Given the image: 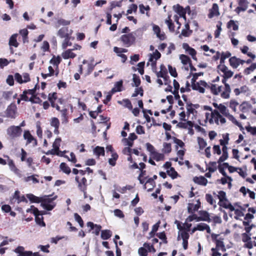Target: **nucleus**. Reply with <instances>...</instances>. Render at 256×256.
Here are the masks:
<instances>
[{
    "label": "nucleus",
    "instance_id": "de8ad7c7",
    "mask_svg": "<svg viewBox=\"0 0 256 256\" xmlns=\"http://www.w3.org/2000/svg\"><path fill=\"white\" fill-rule=\"evenodd\" d=\"M132 80L134 82V85H132L133 86L138 87L140 86L141 81L138 76L135 74H133Z\"/></svg>",
    "mask_w": 256,
    "mask_h": 256
},
{
    "label": "nucleus",
    "instance_id": "69168bd1",
    "mask_svg": "<svg viewBox=\"0 0 256 256\" xmlns=\"http://www.w3.org/2000/svg\"><path fill=\"white\" fill-rule=\"evenodd\" d=\"M218 193V194L217 195V196L219 199V202H220V203L222 201L226 200V194L224 191L220 190Z\"/></svg>",
    "mask_w": 256,
    "mask_h": 256
},
{
    "label": "nucleus",
    "instance_id": "412c9836",
    "mask_svg": "<svg viewBox=\"0 0 256 256\" xmlns=\"http://www.w3.org/2000/svg\"><path fill=\"white\" fill-rule=\"evenodd\" d=\"M218 204L220 206L224 208H225L229 209L231 212H232L233 210H234V208L232 206V205L228 202V199L226 198V200L219 202H218Z\"/></svg>",
    "mask_w": 256,
    "mask_h": 256
},
{
    "label": "nucleus",
    "instance_id": "37998d69",
    "mask_svg": "<svg viewBox=\"0 0 256 256\" xmlns=\"http://www.w3.org/2000/svg\"><path fill=\"white\" fill-rule=\"evenodd\" d=\"M10 170L14 173L17 174L18 172V169L16 167L15 164L12 160L9 159L8 163Z\"/></svg>",
    "mask_w": 256,
    "mask_h": 256
},
{
    "label": "nucleus",
    "instance_id": "7ed1b4c3",
    "mask_svg": "<svg viewBox=\"0 0 256 256\" xmlns=\"http://www.w3.org/2000/svg\"><path fill=\"white\" fill-rule=\"evenodd\" d=\"M120 40L124 45L128 47L134 42L136 38L132 33H129L122 35Z\"/></svg>",
    "mask_w": 256,
    "mask_h": 256
},
{
    "label": "nucleus",
    "instance_id": "f03ea898",
    "mask_svg": "<svg viewBox=\"0 0 256 256\" xmlns=\"http://www.w3.org/2000/svg\"><path fill=\"white\" fill-rule=\"evenodd\" d=\"M26 212H30L34 214L35 216L36 222L37 224L42 226H46V224L44 221V217L43 216H40V214H38L40 212L38 208L34 207V206H32L30 209L28 210Z\"/></svg>",
    "mask_w": 256,
    "mask_h": 256
},
{
    "label": "nucleus",
    "instance_id": "a18cd8bd",
    "mask_svg": "<svg viewBox=\"0 0 256 256\" xmlns=\"http://www.w3.org/2000/svg\"><path fill=\"white\" fill-rule=\"evenodd\" d=\"M175 10L180 16H184L186 15V12L185 10L180 4L176 5Z\"/></svg>",
    "mask_w": 256,
    "mask_h": 256
},
{
    "label": "nucleus",
    "instance_id": "aec40b11",
    "mask_svg": "<svg viewBox=\"0 0 256 256\" xmlns=\"http://www.w3.org/2000/svg\"><path fill=\"white\" fill-rule=\"evenodd\" d=\"M200 206V202L199 200H198V204H189L188 208V212L190 214H193L196 211H197Z\"/></svg>",
    "mask_w": 256,
    "mask_h": 256
},
{
    "label": "nucleus",
    "instance_id": "7c9ffc66",
    "mask_svg": "<svg viewBox=\"0 0 256 256\" xmlns=\"http://www.w3.org/2000/svg\"><path fill=\"white\" fill-rule=\"evenodd\" d=\"M62 59L60 56H53L52 58L50 60V62L54 66H56V68L58 69V65L60 63Z\"/></svg>",
    "mask_w": 256,
    "mask_h": 256
},
{
    "label": "nucleus",
    "instance_id": "39448f33",
    "mask_svg": "<svg viewBox=\"0 0 256 256\" xmlns=\"http://www.w3.org/2000/svg\"><path fill=\"white\" fill-rule=\"evenodd\" d=\"M206 86H208V84L203 80H200L198 82H194L192 83V90H198L202 94L205 92L204 88H206Z\"/></svg>",
    "mask_w": 256,
    "mask_h": 256
},
{
    "label": "nucleus",
    "instance_id": "a19ab883",
    "mask_svg": "<svg viewBox=\"0 0 256 256\" xmlns=\"http://www.w3.org/2000/svg\"><path fill=\"white\" fill-rule=\"evenodd\" d=\"M36 176L38 177V174H33V175L30 176L25 177L24 180V181L26 182H30V180H32V182L34 184H38V183L39 182V180Z\"/></svg>",
    "mask_w": 256,
    "mask_h": 256
},
{
    "label": "nucleus",
    "instance_id": "864d4df0",
    "mask_svg": "<svg viewBox=\"0 0 256 256\" xmlns=\"http://www.w3.org/2000/svg\"><path fill=\"white\" fill-rule=\"evenodd\" d=\"M146 184H150L152 186V188H150L148 190V192L152 191L153 190V188H154V187L156 186V182H154V179L152 178H148V180L146 181V182L145 183V184L144 185V188H146Z\"/></svg>",
    "mask_w": 256,
    "mask_h": 256
},
{
    "label": "nucleus",
    "instance_id": "ea45409f",
    "mask_svg": "<svg viewBox=\"0 0 256 256\" xmlns=\"http://www.w3.org/2000/svg\"><path fill=\"white\" fill-rule=\"evenodd\" d=\"M206 200L208 204L213 206L214 208L216 206V202L214 200L210 194H206Z\"/></svg>",
    "mask_w": 256,
    "mask_h": 256
},
{
    "label": "nucleus",
    "instance_id": "5701e85b",
    "mask_svg": "<svg viewBox=\"0 0 256 256\" xmlns=\"http://www.w3.org/2000/svg\"><path fill=\"white\" fill-rule=\"evenodd\" d=\"M122 84L123 82L122 80L116 82L114 87L112 90V92L114 94L116 92H122Z\"/></svg>",
    "mask_w": 256,
    "mask_h": 256
},
{
    "label": "nucleus",
    "instance_id": "423d86ee",
    "mask_svg": "<svg viewBox=\"0 0 256 256\" xmlns=\"http://www.w3.org/2000/svg\"><path fill=\"white\" fill-rule=\"evenodd\" d=\"M61 141L62 139L60 138H56L52 144V149L48 150L46 152V154L47 155H59V149Z\"/></svg>",
    "mask_w": 256,
    "mask_h": 256
},
{
    "label": "nucleus",
    "instance_id": "4d7b16f0",
    "mask_svg": "<svg viewBox=\"0 0 256 256\" xmlns=\"http://www.w3.org/2000/svg\"><path fill=\"white\" fill-rule=\"evenodd\" d=\"M222 24V22L220 21H219L216 24V30L214 32V37L215 38H218L220 35V33L222 31L221 26Z\"/></svg>",
    "mask_w": 256,
    "mask_h": 256
},
{
    "label": "nucleus",
    "instance_id": "79ce46f5",
    "mask_svg": "<svg viewBox=\"0 0 256 256\" xmlns=\"http://www.w3.org/2000/svg\"><path fill=\"white\" fill-rule=\"evenodd\" d=\"M20 34L22 37L23 42L24 43L28 42V32L26 28H24L20 30Z\"/></svg>",
    "mask_w": 256,
    "mask_h": 256
},
{
    "label": "nucleus",
    "instance_id": "0e129e2a",
    "mask_svg": "<svg viewBox=\"0 0 256 256\" xmlns=\"http://www.w3.org/2000/svg\"><path fill=\"white\" fill-rule=\"evenodd\" d=\"M13 94L12 90L3 92L2 97L6 100H8L10 98Z\"/></svg>",
    "mask_w": 256,
    "mask_h": 256
},
{
    "label": "nucleus",
    "instance_id": "f8f14e48",
    "mask_svg": "<svg viewBox=\"0 0 256 256\" xmlns=\"http://www.w3.org/2000/svg\"><path fill=\"white\" fill-rule=\"evenodd\" d=\"M180 236L182 240L183 248L184 250H186L188 248V240L190 238V234L186 232H182L178 233V240H179Z\"/></svg>",
    "mask_w": 256,
    "mask_h": 256
},
{
    "label": "nucleus",
    "instance_id": "5fc2aeb1",
    "mask_svg": "<svg viewBox=\"0 0 256 256\" xmlns=\"http://www.w3.org/2000/svg\"><path fill=\"white\" fill-rule=\"evenodd\" d=\"M163 152L166 154H168L172 151L171 144L170 143L164 142L163 144Z\"/></svg>",
    "mask_w": 256,
    "mask_h": 256
},
{
    "label": "nucleus",
    "instance_id": "6e6552de",
    "mask_svg": "<svg viewBox=\"0 0 256 256\" xmlns=\"http://www.w3.org/2000/svg\"><path fill=\"white\" fill-rule=\"evenodd\" d=\"M228 78H226L225 77H223L222 79V82L224 85V90L220 94V96L222 98H228L230 97V92L231 90L230 85L226 83V80Z\"/></svg>",
    "mask_w": 256,
    "mask_h": 256
},
{
    "label": "nucleus",
    "instance_id": "9d476101",
    "mask_svg": "<svg viewBox=\"0 0 256 256\" xmlns=\"http://www.w3.org/2000/svg\"><path fill=\"white\" fill-rule=\"evenodd\" d=\"M24 138L26 140V144L32 143L33 146L38 145L37 140L31 134L29 130H24Z\"/></svg>",
    "mask_w": 256,
    "mask_h": 256
},
{
    "label": "nucleus",
    "instance_id": "09e8293b",
    "mask_svg": "<svg viewBox=\"0 0 256 256\" xmlns=\"http://www.w3.org/2000/svg\"><path fill=\"white\" fill-rule=\"evenodd\" d=\"M204 74L203 72H200L198 73H190V75L188 76V78L190 75L192 76V78L191 80V83H193L194 82H196V80L198 78V76H202Z\"/></svg>",
    "mask_w": 256,
    "mask_h": 256
},
{
    "label": "nucleus",
    "instance_id": "3c124183",
    "mask_svg": "<svg viewBox=\"0 0 256 256\" xmlns=\"http://www.w3.org/2000/svg\"><path fill=\"white\" fill-rule=\"evenodd\" d=\"M198 142L200 150H203L207 144L206 142L202 138L198 137Z\"/></svg>",
    "mask_w": 256,
    "mask_h": 256
},
{
    "label": "nucleus",
    "instance_id": "c9c22d12",
    "mask_svg": "<svg viewBox=\"0 0 256 256\" xmlns=\"http://www.w3.org/2000/svg\"><path fill=\"white\" fill-rule=\"evenodd\" d=\"M180 60L182 64L184 65H186L187 64H190L192 62V60L190 57L184 54L180 56Z\"/></svg>",
    "mask_w": 256,
    "mask_h": 256
},
{
    "label": "nucleus",
    "instance_id": "f257e3e1",
    "mask_svg": "<svg viewBox=\"0 0 256 256\" xmlns=\"http://www.w3.org/2000/svg\"><path fill=\"white\" fill-rule=\"evenodd\" d=\"M22 130L20 126H11L6 130V133L8 138L11 140H14L22 135Z\"/></svg>",
    "mask_w": 256,
    "mask_h": 256
},
{
    "label": "nucleus",
    "instance_id": "bb28decb",
    "mask_svg": "<svg viewBox=\"0 0 256 256\" xmlns=\"http://www.w3.org/2000/svg\"><path fill=\"white\" fill-rule=\"evenodd\" d=\"M26 196L32 203H42V196L38 197L32 194H28Z\"/></svg>",
    "mask_w": 256,
    "mask_h": 256
},
{
    "label": "nucleus",
    "instance_id": "4468645a",
    "mask_svg": "<svg viewBox=\"0 0 256 256\" xmlns=\"http://www.w3.org/2000/svg\"><path fill=\"white\" fill-rule=\"evenodd\" d=\"M218 68L224 74L222 77L230 78L233 76L234 72L232 70H228L226 66H218Z\"/></svg>",
    "mask_w": 256,
    "mask_h": 256
},
{
    "label": "nucleus",
    "instance_id": "e2e57ef3",
    "mask_svg": "<svg viewBox=\"0 0 256 256\" xmlns=\"http://www.w3.org/2000/svg\"><path fill=\"white\" fill-rule=\"evenodd\" d=\"M218 110H220V112L225 116L228 113H229L228 110L227 109L226 107L222 104H220Z\"/></svg>",
    "mask_w": 256,
    "mask_h": 256
},
{
    "label": "nucleus",
    "instance_id": "338daca9",
    "mask_svg": "<svg viewBox=\"0 0 256 256\" xmlns=\"http://www.w3.org/2000/svg\"><path fill=\"white\" fill-rule=\"evenodd\" d=\"M74 217L75 220L79 224L81 228H83L84 226V223L82 219L81 216L77 213H74Z\"/></svg>",
    "mask_w": 256,
    "mask_h": 256
},
{
    "label": "nucleus",
    "instance_id": "603ef678",
    "mask_svg": "<svg viewBox=\"0 0 256 256\" xmlns=\"http://www.w3.org/2000/svg\"><path fill=\"white\" fill-rule=\"evenodd\" d=\"M192 122L190 120H188L186 122H179L177 124L176 126L180 128L186 129L190 124L191 125Z\"/></svg>",
    "mask_w": 256,
    "mask_h": 256
},
{
    "label": "nucleus",
    "instance_id": "2f4dec72",
    "mask_svg": "<svg viewBox=\"0 0 256 256\" xmlns=\"http://www.w3.org/2000/svg\"><path fill=\"white\" fill-rule=\"evenodd\" d=\"M94 152L98 157L100 156H104L105 154L104 148L96 146L94 150Z\"/></svg>",
    "mask_w": 256,
    "mask_h": 256
},
{
    "label": "nucleus",
    "instance_id": "4c0bfd02",
    "mask_svg": "<svg viewBox=\"0 0 256 256\" xmlns=\"http://www.w3.org/2000/svg\"><path fill=\"white\" fill-rule=\"evenodd\" d=\"M112 158H109L108 163L110 165L114 166L116 164V161L118 158V155L116 152H112Z\"/></svg>",
    "mask_w": 256,
    "mask_h": 256
},
{
    "label": "nucleus",
    "instance_id": "052dcab7",
    "mask_svg": "<svg viewBox=\"0 0 256 256\" xmlns=\"http://www.w3.org/2000/svg\"><path fill=\"white\" fill-rule=\"evenodd\" d=\"M60 122L59 120L56 117L52 118L50 120V126L54 128L59 127Z\"/></svg>",
    "mask_w": 256,
    "mask_h": 256
},
{
    "label": "nucleus",
    "instance_id": "f3484780",
    "mask_svg": "<svg viewBox=\"0 0 256 256\" xmlns=\"http://www.w3.org/2000/svg\"><path fill=\"white\" fill-rule=\"evenodd\" d=\"M206 88H210L211 92L214 95H218L221 92L222 86H216V84H211L210 85L208 84V86Z\"/></svg>",
    "mask_w": 256,
    "mask_h": 256
},
{
    "label": "nucleus",
    "instance_id": "8fccbe9b",
    "mask_svg": "<svg viewBox=\"0 0 256 256\" xmlns=\"http://www.w3.org/2000/svg\"><path fill=\"white\" fill-rule=\"evenodd\" d=\"M256 68V63L252 64L249 67L244 70V73L246 74H249L252 72Z\"/></svg>",
    "mask_w": 256,
    "mask_h": 256
},
{
    "label": "nucleus",
    "instance_id": "cd10ccee",
    "mask_svg": "<svg viewBox=\"0 0 256 256\" xmlns=\"http://www.w3.org/2000/svg\"><path fill=\"white\" fill-rule=\"evenodd\" d=\"M48 98L50 103L51 106H54L55 101L58 99L57 92H53L50 93L48 96Z\"/></svg>",
    "mask_w": 256,
    "mask_h": 256
},
{
    "label": "nucleus",
    "instance_id": "1a4fd4ad",
    "mask_svg": "<svg viewBox=\"0 0 256 256\" xmlns=\"http://www.w3.org/2000/svg\"><path fill=\"white\" fill-rule=\"evenodd\" d=\"M16 110L17 108L16 105L14 103H12L8 106L6 110V116L8 118H16Z\"/></svg>",
    "mask_w": 256,
    "mask_h": 256
},
{
    "label": "nucleus",
    "instance_id": "ddd939ff",
    "mask_svg": "<svg viewBox=\"0 0 256 256\" xmlns=\"http://www.w3.org/2000/svg\"><path fill=\"white\" fill-rule=\"evenodd\" d=\"M220 14L219 12L218 6L217 4H213L212 8L210 9L209 13L208 15L209 18H212L214 16H218Z\"/></svg>",
    "mask_w": 256,
    "mask_h": 256
},
{
    "label": "nucleus",
    "instance_id": "e433bc0d",
    "mask_svg": "<svg viewBox=\"0 0 256 256\" xmlns=\"http://www.w3.org/2000/svg\"><path fill=\"white\" fill-rule=\"evenodd\" d=\"M151 156L153 159L155 160L157 162L164 160V156L163 154L159 153L156 151L154 152Z\"/></svg>",
    "mask_w": 256,
    "mask_h": 256
},
{
    "label": "nucleus",
    "instance_id": "13d9d810",
    "mask_svg": "<svg viewBox=\"0 0 256 256\" xmlns=\"http://www.w3.org/2000/svg\"><path fill=\"white\" fill-rule=\"evenodd\" d=\"M216 248H216L217 250H220V248H221V250L222 251L226 250V248L224 247V244L222 241L216 240Z\"/></svg>",
    "mask_w": 256,
    "mask_h": 256
},
{
    "label": "nucleus",
    "instance_id": "c756f323",
    "mask_svg": "<svg viewBox=\"0 0 256 256\" xmlns=\"http://www.w3.org/2000/svg\"><path fill=\"white\" fill-rule=\"evenodd\" d=\"M229 62L230 66L234 68H236L239 66L238 58L234 56L230 58Z\"/></svg>",
    "mask_w": 256,
    "mask_h": 256
},
{
    "label": "nucleus",
    "instance_id": "72a5a7b5",
    "mask_svg": "<svg viewBox=\"0 0 256 256\" xmlns=\"http://www.w3.org/2000/svg\"><path fill=\"white\" fill-rule=\"evenodd\" d=\"M60 170L66 174L71 172V170L68 164L65 162H62L60 165Z\"/></svg>",
    "mask_w": 256,
    "mask_h": 256
},
{
    "label": "nucleus",
    "instance_id": "774afa93",
    "mask_svg": "<svg viewBox=\"0 0 256 256\" xmlns=\"http://www.w3.org/2000/svg\"><path fill=\"white\" fill-rule=\"evenodd\" d=\"M238 6L241 7L242 8H244V10H246L248 2L246 0H238Z\"/></svg>",
    "mask_w": 256,
    "mask_h": 256
},
{
    "label": "nucleus",
    "instance_id": "473e14b6",
    "mask_svg": "<svg viewBox=\"0 0 256 256\" xmlns=\"http://www.w3.org/2000/svg\"><path fill=\"white\" fill-rule=\"evenodd\" d=\"M112 236V232L109 230H102L101 238L102 240H106L109 239Z\"/></svg>",
    "mask_w": 256,
    "mask_h": 256
},
{
    "label": "nucleus",
    "instance_id": "c85d7f7f",
    "mask_svg": "<svg viewBox=\"0 0 256 256\" xmlns=\"http://www.w3.org/2000/svg\"><path fill=\"white\" fill-rule=\"evenodd\" d=\"M62 56L64 59L74 58L76 56V54L72 52V50L68 49L62 54Z\"/></svg>",
    "mask_w": 256,
    "mask_h": 256
},
{
    "label": "nucleus",
    "instance_id": "680f3d73",
    "mask_svg": "<svg viewBox=\"0 0 256 256\" xmlns=\"http://www.w3.org/2000/svg\"><path fill=\"white\" fill-rule=\"evenodd\" d=\"M140 94L141 96H144V90L142 87L136 88L134 92L132 94V97H136Z\"/></svg>",
    "mask_w": 256,
    "mask_h": 256
},
{
    "label": "nucleus",
    "instance_id": "9b49d317",
    "mask_svg": "<svg viewBox=\"0 0 256 256\" xmlns=\"http://www.w3.org/2000/svg\"><path fill=\"white\" fill-rule=\"evenodd\" d=\"M174 224H176L177 228L180 232H186L188 233V232L190 230V228L192 226L191 224L185 222L183 224V226H182V222L178 220H175Z\"/></svg>",
    "mask_w": 256,
    "mask_h": 256
},
{
    "label": "nucleus",
    "instance_id": "6e6d98bb",
    "mask_svg": "<svg viewBox=\"0 0 256 256\" xmlns=\"http://www.w3.org/2000/svg\"><path fill=\"white\" fill-rule=\"evenodd\" d=\"M222 137H223L224 140H220V144L221 146H226L228 143L229 134H226V135H223Z\"/></svg>",
    "mask_w": 256,
    "mask_h": 256
},
{
    "label": "nucleus",
    "instance_id": "dca6fc26",
    "mask_svg": "<svg viewBox=\"0 0 256 256\" xmlns=\"http://www.w3.org/2000/svg\"><path fill=\"white\" fill-rule=\"evenodd\" d=\"M200 215L199 218H198V220L200 221H206L208 222H210L211 219L210 218V216L209 213L206 210H200L199 212Z\"/></svg>",
    "mask_w": 256,
    "mask_h": 256
},
{
    "label": "nucleus",
    "instance_id": "58836bf2",
    "mask_svg": "<svg viewBox=\"0 0 256 256\" xmlns=\"http://www.w3.org/2000/svg\"><path fill=\"white\" fill-rule=\"evenodd\" d=\"M198 104H193L192 103L187 104H186L187 114L188 116H190V114H194V107L195 108H198Z\"/></svg>",
    "mask_w": 256,
    "mask_h": 256
},
{
    "label": "nucleus",
    "instance_id": "c03bdc74",
    "mask_svg": "<svg viewBox=\"0 0 256 256\" xmlns=\"http://www.w3.org/2000/svg\"><path fill=\"white\" fill-rule=\"evenodd\" d=\"M64 40L62 43V48L63 49H66L68 46H71L72 45V42H70V40L72 38V36H69L68 38H64Z\"/></svg>",
    "mask_w": 256,
    "mask_h": 256
},
{
    "label": "nucleus",
    "instance_id": "49530a36",
    "mask_svg": "<svg viewBox=\"0 0 256 256\" xmlns=\"http://www.w3.org/2000/svg\"><path fill=\"white\" fill-rule=\"evenodd\" d=\"M166 172L172 179L176 178L178 176V172L175 170L173 167L170 168L169 170H168Z\"/></svg>",
    "mask_w": 256,
    "mask_h": 256
},
{
    "label": "nucleus",
    "instance_id": "0eeeda50",
    "mask_svg": "<svg viewBox=\"0 0 256 256\" xmlns=\"http://www.w3.org/2000/svg\"><path fill=\"white\" fill-rule=\"evenodd\" d=\"M72 30L70 29L68 27L64 26L62 27L58 30L57 35L60 38H63L72 36Z\"/></svg>",
    "mask_w": 256,
    "mask_h": 256
},
{
    "label": "nucleus",
    "instance_id": "6ab92c4d",
    "mask_svg": "<svg viewBox=\"0 0 256 256\" xmlns=\"http://www.w3.org/2000/svg\"><path fill=\"white\" fill-rule=\"evenodd\" d=\"M161 56L160 53L158 50H156L153 54H150V56L149 61L152 62V65L156 64V60L159 59Z\"/></svg>",
    "mask_w": 256,
    "mask_h": 256
},
{
    "label": "nucleus",
    "instance_id": "4be33fe9",
    "mask_svg": "<svg viewBox=\"0 0 256 256\" xmlns=\"http://www.w3.org/2000/svg\"><path fill=\"white\" fill-rule=\"evenodd\" d=\"M18 36V34H12L10 37L8 42V44L10 46H14L15 48H17L19 44L17 42L16 40Z\"/></svg>",
    "mask_w": 256,
    "mask_h": 256
},
{
    "label": "nucleus",
    "instance_id": "f704fd0d",
    "mask_svg": "<svg viewBox=\"0 0 256 256\" xmlns=\"http://www.w3.org/2000/svg\"><path fill=\"white\" fill-rule=\"evenodd\" d=\"M165 22L167 24L170 31L174 32V25L171 19L170 15L168 16V18L166 20Z\"/></svg>",
    "mask_w": 256,
    "mask_h": 256
},
{
    "label": "nucleus",
    "instance_id": "a878e982",
    "mask_svg": "<svg viewBox=\"0 0 256 256\" xmlns=\"http://www.w3.org/2000/svg\"><path fill=\"white\" fill-rule=\"evenodd\" d=\"M51 195H45L42 196V203L50 204L57 198V196L50 198Z\"/></svg>",
    "mask_w": 256,
    "mask_h": 256
},
{
    "label": "nucleus",
    "instance_id": "20e7f679",
    "mask_svg": "<svg viewBox=\"0 0 256 256\" xmlns=\"http://www.w3.org/2000/svg\"><path fill=\"white\" fill-rule=\"evenodd\" d=\"M75 180L78 184V189L84 192V194H86L87 190V180L85 177H83L81 180H80L78 176L75 177Z\"/></svg>",
    "mask_w": 256,
    "mask_h": 256
},
{
    "label": "nucleus",
    "instance_id": "b1692460",
    "mask_svg": "<svg viewBox=\"0 0 256 256\" xmlns=\"http://www.w3.org/2000/svg\"><path fill=\"white\" fill-rule=\"evenodd\" d=\"M222 154L219 158L218 160V163H220L222 162H224L228 158V148L226 146H224L222 148Z\"/></svg>",
    "mask_w": 256,
    "mask_h": 256
},
{
    "label": "nucleus",
    "instance_id": "393cba45",
    "mask_svg": "<svg viewBox=\"0 0 256 256\" xmlns=\"http://www.w3.org/2000/svg\"><path fill=\"white\" fill-rule=\"evenodd\" d=\"M194 182L202 186H206L208 183V180L204 177L201 176L200 177H194Z\"/></svg>",
    "mask_w": 256,
    "mask_h": 256
},
{
    "label": "nucleus",
    "instance_id": "2eb2a0df",
    "mask_svg": "<svg viewBox=\"0 0 256 256\" xmlns=\"http://www.w3.org/2000/svg\"><path fill=\"white\" fill-rule=\"evenodd\" d=\"M152 28L154 34L160 40H163L166 38L165 34L164 32H161L160 28L158 26L154 24Z\"/></svg>",
    "mask_w": 256,
    "mask_h": 256
},
{
    "label": "nucleus",
    "instance_id": "bf43d9fd",
    "mask_svg": "<svg viewBox=\"0 0 256 256\" xmlns=\"http://www.w3.org/2000/svg\"><path fill=\"white\" fill-rule=\"evenodd\" d=\"M228 28H232L234 30H237L238 29V26L236 24L234 20H230L227 24Z\"/></svg>",
    "mask_w": 256,
    "mask_h": 256
},
{
    "label": "nucleus",
    "instance_id": "a211bd4d",
    "mask_svg": "<svg viewBox=\"0 0 256 256\" xmlns=\"http://www.w3.org/2000/svg\"><path fill=\"white\" fill-rule=\"evenodd\" d=\"M160 70L158 72H156V76L158 78H162L164 80H166V78H169V76L167 75L168 72L166 67L162 64L160 66Z\"/></svg>",
    "mask_w": 256,
    "mask_h": 256
}]
</instances>
